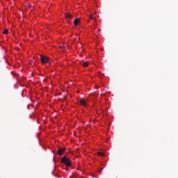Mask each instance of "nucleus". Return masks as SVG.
<instances>
[{
    "mask_svg": "<svg viewBox=\"0 0 178 178\" xmlns=\"http://www.w3.org/2000/svg\"><path fill=\"white\" fill-rule=\"evenodd\" d=\"M8 29H5V30L3 31V34H8Z\"/></svg>",
    "mask_w": 178,
    "mask_h": 178,
    "instance_id": "9d476101",
    "label": "nucleus"
},
{
    "mask_svg": "<svg viewBox=\"0 0 178 178\" xmlns=\"http://www.w3.org/2000/svg\"><path fill=\"white\" fill-rule=\"evenodd\" d=\"M61 163H64L67 166H72V161H70V159H67L66 156H64L61 159Z\"/></svg>",
    "mask_w": 178,
    "mask_h": 178,
    "instance_id": "f257e3e1",
    "label": "nucleus"
},
{
    "mask_svg": "<svg viewBox=\"0 0 178 178\" xmlns=\"http://www.w3.org/2000/svg\"><path fill=\"white\" fill-rule=\"evenodd\" d=\"M89 18L93 19L94 20H95V17H94V15H90Z\"/></svg>",
    "mask_w": 178,
    "mask_h": 178,
    "instance_id": "1a4fd4ad",
    "label": "nucleus"
},
{
    "mask_svg": "<svg viewBox=\"0 0 178 178\" xmlns=\"http://www.w3.org/2000/svg\"><path fill=\"white\" fill-rule=\"evenodd\" d=\"M59 48L62 49V48H65V47H63V46H60Z\"/></svg>",
    "mask_w": 178,
    "mask_h": 178,
    "instance_id": "f8f14e48",
    "label": "nucleus"
},
{
    "mask_svg": "<svg viewBox=\"0 0 178 178\" xmlns=\"http://www.w3.org/2000/svg\"><path fill=\"white\" fill-rule=\"evenodd\" d=\"M80 65L83 67H87V66H88V63L87 61H81Z\"/></svg>",
    "mask_w": 178,
    "mask_h": 178,
    "instance_id": "39448f33",
    "label": "nucleus"
},
{
    "mask_svg": "<svg viewBox=\"0 0 178 178\" xmlns=\"http://www.w3.org/2000/svg\"><path fill=\"white\" fill-rule=\"evenodd\" d=\"M87 101L86 99H81L79 100V104H81V105H83V106H87Z\"/></svg>",
    "mask_w": 178,
    "mask_h": 178,
    "instance_id": "20e7f679",
    "label": "nucleus"
},
{
    "mask_svg": "<svg viewBox=\"0 0 178 178\" xmlns=\"http://www.w3.org/2000/svg\"><path fill=\"white\" fill-rule=\"evenodd\" d=\"M79 19H75L74 20V26H79Z\"/></svg>",
    "mask_w": 178,
    "mask_h": 178,
    "instance_id": "423d86ee",
    "label": "nucleus"
},
{
    "mask_svg": "<svg viewBox=\"0 0 178 178\" xmlns=\"http://www.w3.org/2000/svg\"><path fill=\"white\" fill-rule=\"evenodd\" d=\"M65 151H66V147H59L58 151V155H63V152H65Z\"/></svg>",
    "mask_w": 178,
    "mask_h": 178,
    "instance_id": "7ed1b4c3",
    "label": "nucleus"
},
{
    "mask_svg": "<svg viewBox=\"0 0 178 178\" xmlns=\"http://www.w3.org/2000/svg\"><path fill=\"white\" fill-rule=\"evenodd\" d=\"M40 60L42 63H48V62H49L48 57L44 56H40Z\"/></svg>",
    "mask_w": 178,
    "mask_h": 178,
    "instance_id": "f03ea898",
    "label": "nucleus"
},
{
    "mask_svg": "<svg viewBox=\"0 0 178 178\" xmlns=\"http://www.w3.org/2000/svg\"><path fill=\"white\" fill-rule=\"evenodd\" d=\"M98 156H105V153L102 152H99L97 153Z\"/></svg>",
    "mask_w": 178,
    "mask_h": 178,
    "instance_id": "6e6552de",
    "label": "nucleus"
},
{
    "mask_svg": "<svg viewBox=\"0 0 178 178\" xmlns=\"http://www.w3.org/2000/svg\"><path fill=\"white\" fill-rule=\"evenodd\" d=\"M102 170H104V168H100L99 170V172L100 173H102Z\"/></svg>",
    "mask_w": 178,
    "mask_h": 178,
    "instance_id": "9b49d317",
    "label": "nucleus"
},
{
    "mask_svg": "<svg viewBox=\"0 0 178 178\" xmlns=\"http://www.w3.org/2000/svg\"><path fill=\"white\" fill-rule=\"evenodd\" d=\"M65 17L66 19H72V17H73V16L70 14H65Z\"/></svg>",
    "mask_w": 178,
    "mask_h": 178,
    "instance_id": "0eeeda50",
    "label": "nucleus"
}]
</instances>
